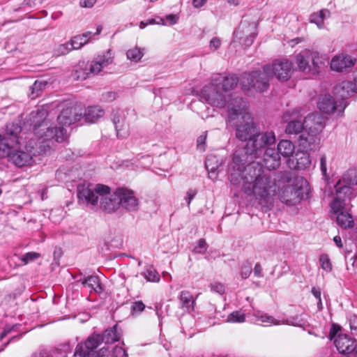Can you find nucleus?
I'll return each instance as SVG.
<instances>
[{
    "label": "nucleus",
    "instance_id": "1",
    "mask_svg": "<svg viewBox=\"0 0 357 357\" xmlns=\"http://www.w3.org/2000/svg\"><path fill=\"white\" fill-rule=\"evenodd\" d=\"M229 179L238 185L243 183L245 193L253 195L263 208L271 209L273 196L278 194L283 203L294 205L307 197V181L301 176H294L291 172H280L273 176L265 173L262 165L252 162L245 166L240 156L234 153L229 165Z\"/></svg>",
    "mask_w": 357,
    "mask_h": 357
},
{
    "label": "nucleus",
    "instance_id": "2",
    "mask_svg": "<svg viewBox=\"0 0 357 357\" xmlns=\"http://www.w3.org/2000/svg\"><path fill=\"white\" fill-rule=\"evenodd\" d=\"M238 82L235 75L222 76L215 74L211 76L210 83L206 84L199 91V96L202 101L213 107L223 108L229 107V102L238 96L231 98L227 93L233 90Z\"/></svg>",
    "mask_w": 357,
    "mask_h": 357
},
{
    "label": "nucleus",
    "instance_id": "3",
    "mask_svg": "<svg viewBox=\"0 0 357 357\" xmlns=\"http://www.w3.org/2000/svg\"><path fill=\"white\" fill-rule=\"evenodd\" d=\"M248 102L241 97L229 102L228 123L235 129L236 137L242 141H250L257 133V128L250 113L246 112Z\"/></svg>",
    "mask_w": 357,
    "mask_h": 357
},
{
    "label": "nucleus",
    "instance_id": "4",
    "mask_svg": "<svg viewBox=\"0 0 357 357\" xmlns=\"http://www.w3.org/2000/svg\"><path fill=\"white\" fill-rule=\"evenodd\" d=\"M77 197L80 202L96 206L100 199L101 208L107 213H113L119 208L117 189L110 193V188L102 184L79 185L77 187Z\"/></svg>",
    "mask_w": 357,
    "mask_h": 357
},
{
    "label": "nucleus",
    "instance_id": "5",
    "mask_svg": "<svg viewBox=\"0 0 357 357\" xmlns=\"http://www.w3.org/2000/svg\"><path fill=\"white\" fill-rule=\"evenodd\" d=\"M352 185H357V171L348 170L341 179L335 184V197L332 204V208L338 211L343 207L345 199L354 197L352 194Z\"/></svg>",
    "mask_w": 357,
    "mask_h": 357
},
{
    "label": "nucleus",
    "instance_id": "6",
    "mask_svg": "<svg viewBox=\"0 0 357 357\" xmlns=\"http://www.w3.org/2000/svg\"><path fill=\"white\" fill-rule=\"evenodd\" d=\"M268 70V66H264L262 70L252 71L243 78L242 89L247 95H252L253 91L261 93L268 89L271 78Z\"/></svg>",
    "mask_w": 357,
    "mask_h": 357
},
{
    "label": "nucleus",
    "instance_id": "7",
    "mask_svg": "<svg viewBox=\"0 0 357 357\" xmlns=\"http://www.w3.org/2000/svg\"><path fill=\"white\" fill-rule=\"evenodd\" d=\"M22 131V127L17 123H8L6 131L0 135V158L8 156L15 146L20 144L18 135Z\"/></svg>",
    "mask_w": 357,
    "mask_h": 357
},
{
    "label": "nucleus",
    "instance_id": "8",
    "mask_svg": "<svg viewBox=\"0 0 357 357\" xmlns=\"http://www.w3.org/2000/svg\"><path fill=\"white\" fill-rule=\"evenodd\" d=\"M276 137L273 131H266L257 133L252 139L248 142L244 147L245 153L247 155H254L255 157L268 146L275 144Z\"/></svg>",
    "mask_w": 357,
    "mask_h": 357
},
{
    "label": "nucleus",
    "instance_id": "9",
    "mask_svg": "<svg viewBox=\"0 0 357 357\" xmlns=\"http://www.w3.org/2000/svg\"><path fill=\"white\" fill-rule=\"evenodd\" d=\"M257 24L246 20L241 22L236 30L234 32V41L238 42L245 47H250L256 36Z\"/></svg>",
    "mask_w": 357,
    "mask_h": 357
},
{
    "label": "nucleus",
    "instance_id": "10",
    "mask_svg": "<svg viewBox=\"0 0 357 357\" xmlns=\"http://www.w3.org/2000/svg\"><path fill=\"white\" fill-rule=\"evenodd\" d=\"M319 54L309 50H304L295 56L298 70L303 72H317V68L319 67Z\"/></svg>",
    "mask_w": 357,
    "mask_h": 357
},
{
    "label": "nucleus",
    "instance_id": "11",
    "mask_svg": "<svg viewBox=\"0 0 357 357\" xmlns=\"http://www.w3.org/2000/svg\"><path fill=\"white\" fill-rule=\"evenodd\" d=\"M285 121L289 120L286 126L285 132L287 134H299L306 130L305 119L303 120V114L301 109H296L292 111H287L284 114Z\"/></svg>",
    "mask_w": 357,
    "mask_h": 357
},
{
    "label": "nucleus",
    "instance_id": "12",
    "mask_svg": "<svg viewBox=\"0 0 357 357\" xmlns=\"http://www.w3.org/2000/svg\"><path fill=\"white\" fill-rule=\"evenodd\" d=\"M264 66H268V74L271 77L275 75L278 79H289L293 72V64L288 59H276L271 65L267 64Z\"/></svg>",
    "mask_w": 357,
    "mask_h": 357
},
{
    "label": "nucleus",
    "instance_id": "13",
    "mask_svg": "<svg viewBox=\"0 0 357 357\" xmlns=\"http://www.w3.org/2000/svg\"><path fill=\"white\" fill-rule=\"evenodd\" d=\"M102 342L100 334L93 333L84 342L79 343L75 349V355L79 357H91L95 349Z\"/></svg>",
    "mask_w": 357,
    "mask_h": 357
},
{
    "label": "nucleus",
    "instance_id": "14",
    "mask_svg": "<svg viewBox=\"0 0 357 357\" xmlns=\"http://www.w3.org/2000/svg\"><path fill=\"white\" fill-rule=\"evenodd\" d=\"M116 189L119 206L128 212L137 211L139 202L136 197L135 192L126 188H118Z\"/></svg>",
    "mask_w": 357,
    "mask_h": 357
},
{
    "label": "nucleus",
    "instance_id": "15",
    "mask_svg": "<svg viewBox=\"0 0 357 357\" xmlns=\"http://www.w3.org/2000/svg\"><path fill=\"white\" fill-rule=\"evenodd\" d=\"M319 109L324 113L331 114L337 112V115H341L347 107L344 101H335L330 95L321 96L318 102Z\"/></svg>",
    "mask_w": 357,
    "mask_h": 357
},
{
    "label": "nucleus",
    "instance_id": "16",
    "mask_svg": "<svg viewBox=\"0 0 357 357\" xmlns=\"http://www.w3.org/2000/svg\"><path fill=\"white\" fill-rule=\"evenodd\" d=\"M297 142L298 146L307 151H314L319 148L320 139L319 132L307 129L298 136Z\"/></svg>",
    "mask_w": 357,
    "mask_h": 357
},
{
    "label": "nucleus",
    "instance_id": "17",
    "mask_svg": "<svg viewBox=\"0 0 357 357\" xmlns=\"http://www.w3.org/2000/svg\"><path fill=\"white\" fill-rule=\"evenodd\" d=\"M352 197H350L349 198L347 197L344 201V204H343L344 206L340 208L338 211H335L333 208L332 204H331L332 210L334 213L337 215L336 221L337 225L344 229L351 228L354 226V220L351 214L347 211L349 206V204L347 202H350ZM331 204H333V202Z\"/></svg>",
    "mask_w": 357,
    "mask_h": 357
},
{
    "label": "nucleus",
    "instance_id": "18",
    "mask_svg": "<svg viewBox=\"0 0 357 357\" xmlns=\"http://www.w3.org/2000/svg\"><path fill=\"white\" fill-rule=\"evenodd\" d=\"M113 62V57L109 51L102 55H98L91 63L89 71L86 73V77L90 74L97 75L102 69Z\"/></svg>",
    "mask_w": 357,
    "mask_h": 357
},
{
    "label": "nucleus",
    "instance_id": "19",
    "mask_svg": "<svg viewBox=\"0 0 357 357\" xmlns=\"http://www.w3.org/2000/svg\"><path fill=\"white\" fill-rule=\"evenodd\" d=\"M77 108L75 107H68L62 109L61 114L57 117V121L61 126H66L79 121L82 114H79Z\"/></svg>",
    "mask_w": 357,
    "mask_h": 357
},
{
    "label": "nucleus",
    "instance_id": "20",
    "mask_svg": "<svg viewBox=\"0 0 357 357\" xmlns=\"http://www.w3.org/2000/svg\"><path fill=\"white\" fill-rule=\"evenodd\" d=\"M18 146H15V148L10 152L8 156L9 161L17 167L29 165L32 160V153L29 151L20 150Z\"/></svg>",
    "mask_w": 357,
    "mask_h": 357
},
{
    "label": "nucleus",
    "instance_id": "21",
    "mask_svg": "<svg viewBox=\"0 0 357 357\" xmlns=\"http://www.w3.org/2000/svg\"><path fill=\"white\" fill-rule=\"evenodd\" d=\"M356 59L349 55L339 54L331 61V68L337 72H343L354 66Z\"/></svg>",
    "mask_w": 357,
    "mask_h": 357
},
{
    "label": "nucleus",
    "instance_id": "22",
    "mask_svg": "<svg viewBox=\"0 0 357 357\" xmlns=\"http://www.w3.org/2000/svg\"><path fill=\"white\" fill-rule=\"evenodd\" d=\"M311 165V159L308 151L305 150L298 151L292 159L289 161V166L297 170H303Z\"/></svg>",
    "mask_w": 357,
    "mask_h": 357
},
{
    "label": "nucleus",
    "instance_id": "23",
    "mask_svg": "<svg viewBox=\"0 0 357 357\" xmlns=\"http://www.w3.org/2000/svg\"><path fill=\"white\" fill-rule=\"evenodd\" d=\"M263 161L268 169H275L281 164V158L275 149L267 147L263 155Z\"/></svg>",
    "mask_w": 357,
    "mask_h": 357
},
{
    "label": "nucleus",
    "instance_id": "24",
    "mask_svg": "<svg viewBox=\"0 0 357 357\" xmlns=\"http://www.w3.org/2000/svg\"><path fill=\"white\" fill-rule=\"evenodd\" d=\"M112 121L118 137L126 138L129 135V126L125 122V116L122 112L113 114Z\"/></svg>",
    "mask_w": 357,
    "mask_h": 357
},
{
    "label": "nucleus",
    "instance_id": "25",
    "mask_svg": "<svg viewBox=\"0 0 357 357\" xmlns=\"http://www.w3.org/2000/svg\"><path fill=\"white\" fill-rule=\"evenodd\" d=\"M355 86L353 82L350 81H343L337 84L334 87V94L337 98L341 99L340 101H344L345 99L351 97L354 93Z\"/></svg>",
    "mask_w": 357,
    "mask_h": 357
},
{
    "label": "nucleus",
    "instance_id": "26",
    "mask_svg": "<svg viewBox=\"0 0 357 357\" xmlns=\"http://www.w3.org/2000/svg\"><path fill=\"white\" fill-rule=\"evenodd\" d=\"M304 119L305 128L310 131L319 133L324 127V118L319 113L310 114Z\"/></svg>",
    "mask_w": 357,
    "mask_h": 357
},
{
    "label": "nucleus",
    "instance_id": "27",
    "mask_svg": "<svg viewBox=\"0 0 357 357\" xmlns=\"http://www.w3.org/2000/svg\"><path fill=\"white\" fill-rule=\"evenodd\" d=\"M180 307L183 312L190 313L194 311L195 300L192 294L188 291H182L179 297Z\"/></svg>",
    "mask_w": 357,
    "mask_h": 357
},
{
    "label": "nucleus",
    "instance_id": "28",
    "mask_svg": "<svg viewBox=\"0 0 357 357\" xmlns=\"http://www.w3.org/2000/svg\"><path fill=\"white\" fill-rule=\"evenodd\" d=\"M77 281L80 282L84 287L91 289V291H93L96 293L100 294L103 291L100 279L97 275L84 276Z\"/></svg>",
    "mask_w": 357,
    "mask_h": 357
},
{
    "label": "nucleus",
    "instance_id": "29",
    "mask_svg": "<svg viewBox=\"0 0 357 357\" xmlns=\"http://www.w3.org/2000/svg\"><path fill=\"white\" fill-rule=\"evenodd\" d=\"M121 333L118 330V325L107 328L102 335L101 340L105 344H112L120 340Z\"/></svg>",
    "mask_w": 357,
    "mask_h": 357
},
{
    "label": "nucleus",
    "instance_id": "30",
    "mask_svg": "<svg viewBox=\"0 0 357 357\" xmlns=\"http://www.w3.org/2000/svg\"><path fill=\"white\" fill-rule=\"evenodd\" d=\"M104 114L105 112L100 106H90L85 110L84 118L88 123H95Z\"/></svg>",
    "mask_w": 357,
    "mask_h": 357
},
{
    "label": "nucleus",
    "instance_id": "31",
    "mask_svg": "<svg viewBox=\"0 0 357 357\" xmlns=\"http://www.w3.org/2000/svg\"><path fill=\"white\" fill-rule=\"evenodd\" d=\"M66 130L63 128V126L61 127H52L48 128L46 132L45 137L50 139H54L57 142H62L66 138Z\"/></svg>",
    "mask_w": 357,
    "mask_h": 357
},
{
    "label": "nucleus",
    "instance_id": "32",
    "mask_svg": "<svg viewBox=\"0 0 357 357\" xmlns=\"http://www.w3.org/2000/svg\"><path fill=\"white\" fill-rule=\"evenodd\" d=\"M294 149V144L291 141L282 139L279 142L276 151H278L280 156L289 158L293 154Z\"/></svg>",
    "mask_w": 357,
    "mask_h": 357
},
{
    "label": "nucleus",
    "instance_id": "33",
    "mask_svg": "<svg viewBox=\"0 0 357 357\" xmlns=\"http://www.w3.org/2000/svg\"><path fill=\"white\" fill-rule=\"evenodd\" d=\"M94 35L91 31H86L82 35L75 36L70 40V46L73 50H78L86 44L91 36Z\"/></svg>",
    "mask_w": 357,
    "mask_h": 357
},
{
    "label": "nucleus",
    "instance_id": "34",
    "mask_svg": "<svg viewBox=\"0 0 357 357\" xmlns=\"http://www.w3.org/2000/svg\"><path fill=\"white\" fill-rule=\"evenodd\" d=\"M142 275L149 282H159L160 280V275L158 273L152 266H147L143 272Z\"/></svg>",
    "mask_w": 357,
    "mask_h": 357
},
{
    "label": "nucleus",
    "instance_id": "35",
    "mask_svg": "<svg viewBox=\"0 0 357 357\" xmlns=\"http://www.w3.org/2000/svg\"><path fill=\"white\" fill-rule=\"evenodd\" d=\"M254 316L256 317L257 321H260L267 324L278 325L280 322L277 321L273 317L270 316L266 313L260 311L255 312Z\"/></svg>",
    "mask_w": 357,
    "mask_h": 357
},
{
    "label": "nucleus",
    "instance_id": "36",
    "mask_svg": "<svg viewBox=\"0 0 357 357\" xmlns=\"http://www.w3.org/2000/svg\"><path fill=\"white\" fill-rule=\"evenodd\" d=\"M126 56L128 59L135 62H137L144 56V52L143 50L137 47H135L134 48L128 50L127 51Z\"/></svg>",
    "mask_w": 357,
    "mask_h": 357
},
{
    "label": "nucleus",
    "instance_id": "37",
    "mask_svg": "<svg viewBox=\"0 0 357 357\" xmlns=\"http://www.w3.org/2000/svg\"><path fill=\"white\" fill-rule=\"evenodd\" d=\"M205 166L209 174H213L216 172L218 168V160L215 156H208L205 162Z\"/></svg>",
    "mask_w": 357,
    "mask_h": 357
},
{
    "label": "nucleus",
    "instance_id": "38",
    "mask_svg": "<svg viewBox=\"0 0 357 357\" xmlns=\"http://www.w3.org/2000/svg\"><path fill=\"white\" fill-rule=\"evenodd\" d=\"M245 316L240 311H234L227 316V321L230 323H243L245 321Z\"/></svg>",
    "mask_w": 357,
    "mask_h": 357
},
{
    "label": "nucleus",
    "instance_id": "39",
    "mask_svg": "<svg viewBox=\"0 0 357 357\" xmlns=\"http://www.w3.org/2000/svg\"><path fill=\"white\" fill-rule=\"evenodd\" d=\"M54 350L48 349H40L31 355V357H53Z\"/></svg>",
    "mask_w": 357,
    "mask_h": 357
},
{
    "label": "nucleus",
    "instance_id": "40",
    "mask_svg": "<svg viewBox=\"0 0 357 357\" xmlns=\"http://www.w3.org/2000/svg\"><path fill=\"white\" fill-rule=\"evenodd\" d=\"M40 257V255L36 252H29L24 255L21 257L22 261H23L25 264H28L30 261H33Z\"/></svg>",
    "mask_w": 357,
    "mask_h": 357
},
{
    "label": "nucleus",
    "instance_id": "41",
    "mask_svg": "<svg viewBox=\"0 0 357 357\" xmlns=\"http://www.w3.org/2000/svg\"><path fill=\"white\" fill-rule=\"evenodd\" d=\"M72 50L73 48L69 42L59 45L56 50V52L58 55H64L69 53Z\"/></svg>",
    "mask_w": 357,
    "mask_h": 357
},
{
    "label": "nucleus",
    "instance_id": "42",
    "mask_svg": "<svg viewBox=\"0 0 357 357\" xmlns=\"http://www.w3.org/2000/svg\"><path fill=\"white\" fill-rule=\"evenodd\" d=\"M110 357H128V354L122 347L115 346L111 351Z\"/></svg>",
    "mask_w": 357,
    "mask_h": 357
},
{
    "label": "nucleus",
    "instance_id": "43",
    "mask_svg": "<svg viewBox=\"0 0 357 357\" xmlns=\"http://www.w3.org/2000/svg\"><path fill=\"white\" fill-rule=\"evenodd\" d=\"M252 273V264H245L241 267V276L242 279H247Z\"/></svg>",
    "mask_w": 357,
    "mask_h": 357
},
{
    "label": "nucleus",
    "instance_id": "44",
    "mask_svg": "<svg viewBox=\"0 0 357 357\" xmlns=\"http://www.w3.org/2000/svg\"><path fill=\"white\" fill-rule=\"evenodd\" d=\"M309 20L311 23L316 24L319 29H321L324 26V23L321 21V17H320V15H318L317 13H313L311 14L310 15Z\"/></svg>",
    "mask_w": 357,
    "mask_h": 357
},
{
    "label": "nucleus",
    "instance_id": "45",
    "mask_svg": "<svg viewBox=\"0 0 357 357\" xmlns=\"http://www.w3.org/2000/svg\"><path fill=\"white\" fill-rule=\"evenodd\" d=\"M207 138V132H203L197 139V146L200 151H205V144Z\"/></svg>",
    "mask_w": 357,
    "mask_h": 357
},
{
    "label": "nucleus",
    "instance_id": "46",
    "mask_svg": "<svg viewBox=\"0 0 357 357\" xmlns=\"http://www.w3.org/2000/svg\"><path fill=\"white\" fill-rule=\"evenodd\" d=\"M321 268L326 271L331 270V264L327 255H321L319 259Z\"/></svg>",
    "mask_w": 357,
    "mask_h": 357
},
{
    "label": "nucleus",
    "instance_id": "47",
    "mask_svg": "<svg viewBox=\"0 0 357 357\" xmlns=\"http://www.w3.org/2000/svg\"><path fill=\"white\" fill-rule=\"evenodd\" d=\"M117 98V93L114 91H107L102 94L101 100L103 102H112Z\"/></svg>",
    "mask_w": 357,
    "mask_h": 357
},
{
    "label": "nucleus",
    "instance_id": "48",
    "mask_svg": "<svg viewBox=\"0 0 357 357\" xmlns=\"http://www.w3.org/2000/svg\"><path fill=\"white\" fill-rule=\"evenodd\" d=\"M110 353L107 348L102 347L97 351H95L91 357H110Z\"/></svg>",
    "mask_w": 357,
    "mask_h": 357
},
{
    "label": "nucleus",
    "instance_id": "49",
    "mask_svg": "<svg viewBox=\"0 0 357 357\" xmlns=\"http://www.w3.org/2000/svg\"><path fill=\"white\" fill-rule=\"evenodd\" d=\"M207 249V243L204 238H200L198 241V246L195 248L197 253H204Z\"/></svg>",
    "mask_w": 357,
    "mask_h": 357
},
{
    "label": "nucleus",
    "instance_id": "50",
    "mask_svg": "<svg viewBox=\"0 0 357 357\" xmlns=\"http://www.w3.org/2000/svg\"><path fill=\"white\" fill-rule=\"evenodd\" d=\"M211 289L213 291L222 294L225 292V287L220 282H214L211 284Z\"/></svg>",
    "mask_w": 357,
    "mask_h": 357
},
{
    "label": "nucleus",
    "instance_id": "51",
    "mask_svg": "<svg viewBox=\"0 0 357 357\" xmlns=\"http://www.w3.org/2000/svg\"><path fill=\"white\" fill-rule=\"evenodd\" d=\"M197 193V191L195 189H189L187 191L185 200H186L188 206H190L192 200L195 198Z\"/></svg>",
    "mask_w": 357,
    "mask_h": 357
},
{
    "label": "nucleus",
    "instance_id": "52",
    "mask_svg": "<svg viewBox=\"0 0 357 357\" xmlns=\"http://www.w3.org/2000/svg\"><path fill=\"white\" fill-rule=\"evenodd\" d=\"M220 40L216 37H214L210 41L209 47L211 50L215 51L220 47Z\"/></svg>",
    "mask_w": 357,
    "mask_h": 357
},
{
    "label": "nucleus",
    "instance_id": "53",
    "mask_svg": "<svg viewBox=\"0 0 357 357\" xmlns=\"http://www.w3.org/2000/svg\"><path fill=\"white\" fill-rule=\"evenodd\" d=\"M145 308V305L142 301L135 302L132 305V310L134 312H142Z\"/></svg>",
    "mask_w": 357,
    "mask_h": 357
},
{
    "label": "nucleus",
    "instance_id": "54",
    "mask_svg": "<svg viewBox=\"0 0 357 357\" xmlns=\"http://www.w3.org/2000/svg\"><path fill=\"white\" fill-rule=\"evenodd\" d=\"M320 169L322 172V174L324 176H326V175H327L326 157L325 155H322L320 158Z\"/></svg>",
    "mask_w": 357,
    "mask_h": 357
},
{
    "label": "nucleus",
    "instance_id": "55",
    "mask_svg": "<svg viewBox=\"0 0 357 357\" xmlns=\"http://www.w3.org/2000/svg\"><path fill=\"white\" fill-rule=\"evenodd\" d=\"M349 325L350 328L352 330H356L357 329V315L352 314L349 317Z\"/></svg>",
    "mask_w": 357,
    "mask_h": 357
},
{
    "label": "nucleus",
    "instance_id": "56",
    "mask_svg": "<svg viewBox=\"0 0 357 357\" xmlns=\"http://www.w3.org/2000/svg\"><path fill=\"white\" fill-rule=\"evenodd\" d=\"M97 0H81L80 5L84 8H92Z\"/></svg>",
    "mask_w": 357,
    "mask_h": 357
},
{
    "label": "nucleus",
    "instance_id": "57",
    "mask_svg": "<svg viewBox=\"0 0 357 357\" xmlns=\"http://www.w3.org/2000/svg\"><path fill=\"white\" fill-rule=\"evenodd\" d=\"M254 275L257 278H261L263 276L262 274V268L259 263H257L254 268Z\"/></svg>",
    "mask_w": 357,
    "mask_h": 357
},
{
    "label": "nucleus",
    "instance_id": "58",
    "mask_svg": "<svg viewBox=\"0 0 357 357\" xmlns=\"http://www.w3.org/2000/svg\"><path fill=\"white\" fill-rule=\"evenodd\" d=\"M45 86L41 82L36 81L31 86V89L32 91V93L35 92V91H40L42 89V86Z\"/></svg>",
    "mask_w": 357,
    "mask_h": 357
},
{
    "label": "nucleus",
    "instance_id": "59",
    "mask_svg": "<svg viewBox=\"0 0 357 357\" xmlns=\"http://www.w3.org/2000/svg\"><path fill=\"white\" fill-rule=\"evenodd\" d=\"M207 0H192V6L195 8H199L202 7L206 3Z\"/></svg>",
    "mask_w": 357,
    "mask_h": 357
},
{
    "label": "nucleus",
    "instance_id": "60",
    "mask_svg": "<svg viewBox=\"0 0 357 357\" xmlns=\"http://www.w3.org/2000/svg\"><path fill=\"white\" fill-rule=\"evenodd\" d=\"M311 292L317 300H320L321 293L319 288L314 287L312 288Z\"/></svg>",
    "mask_w": 357,
    "mask_h": 357
},
{
    "label": "nucleus",
    "instance_id": "61",
    "mask_svg": "<svg viewBox=\"0 0 357 357\" xmlns=\"http://www.w3.org/2000/svg\"><path fill=\"white\" fill-rule=\"evenodd\" d=\"M317 13H318V15H320V17H321V21L323 22H324V19L326 17H329V15H330V11L327 9H322Z\"/></svg>",
    "mask_w": 357,
    "mask_h": 357
},
{
    "label": "nucleus",
    "instance_id": "62",
    "mask_svg": "<svg viewBox=\"0 0 357 357\" xmlns=\"http://www.w3.org/2000/svg\"><path fill=\"white\" fill-rule=\"evenodd\" d=\"M167 20L169 21L171 24H175L177 22V17L175 15L170 14L167 15Z\"/></svg>",
    "mask_w": 357,
    "mask_h": 357
},
{
    "label": "nucleus",
    "instance_id": "63",
    "mask_svg": "<svg viewBox=\"0 0 357 357\" xmlns=\"http://www.w3.org/2000/svg\"><path fill=\"white\" fill-rule=\"evenodd\" d=\"M333 241L335 242V243L336 244V245L338 248H342V240H341V238L339 236H335L333 238Z\"/></svg>",
    "mask_w": 357,
    "mask_h": 357
},
{
    "label": "nucleus",
    "instance_id": "64",
    "mask_svg": "<svg viewBox=\"0 0 357 357\" xmlns=\"http://www.w3.org/2000/svg\"><path fill=\"white\" fill-rule=\"evenodd\" d=\"M352 82H353L354 86H355L354 89L356 91V93H357V67H356V70L354 71V81Z\"/></svg>",
    "mask_w": 357,
    "mask_h": 357
}]
</instances>
